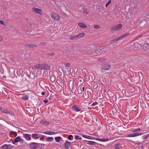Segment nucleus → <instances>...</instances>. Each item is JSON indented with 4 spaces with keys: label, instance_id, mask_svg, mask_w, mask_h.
Masks as SVG:
<instances>
[{
    "label": "nucleus",
    "instance_id": "obj_35",
    "mask_svg": "<svg viewBox=\"0 0 149 149\" xmlns=\"http://www.w3.org/2000/svg\"><path fill=\"white\" fill-rule=\"evenodd\" d=\"M134 133L129 134L127 135L128 137H134Z\"/></svg>",
    "mask_w": 149,
    "mask_h": 149
},
{
    "label": "nucleus",
    "instance_id": "obj_13",
    "mask_svg": "<svg viewBox=\"0 0 149 149\" xmlns=\"http://www.w3.org/2000/svg\"><path fill=\"white\" fill-rule=\"evenodd\" d=\"M44 133L45 134H48L50 135H53L54 134H56L58 133L57 132H44Z\"/></svg>",
    "mask_w": 149,
    "mask_h": 149
},
{
    "label": "nucleus",
    "instance_id": "obj_17",
    "mask_svg": "<svg viewBox=\"0 0 149 149\" xmlns=\"http://www.w3.org/2000/svg\"><path fill=\"white\" fill-rule=\"evenodd\" d=\"M43 67L42 69L48 70L50 68V66L46 64H43Z\"/></svg>",
    "mask_w": 149,
    "mask_h": 149
},
{
    "label": "nucleus",
    "instance_id": "obj_3",
    "mask_svg": "<svg viewBox=\"0 0 149 149\" xmlns=\"http://www.w3.org/2000/svg\"><path fill=\"white\" fill-rule=\"evenodd\" d=\"M110 67L111 65L109 64L108 63H106L103 64L102 68L103 70H109Z\"/></svg>",
    "mask_w": 149,
    "mask_h": 149
},
{
    "label": "nucleus",
    "instance_id": "obj_49",
    "mask_svg": "<svg viewBox=\"0 0 149 149\" xmlns=\"http://www.w3.org/2000/svg\"><path fill=\"white\" fill-rule=\"evenodd\" d=\"M135 144L137 145H139L140 144V143L139 141H137L135 143Z\"/></svg>",
    "mask_w": 149,
    "mask_h": 149
},
{
    "label": "nucleus",
    "instance_id": "obj_14",
    "mask_svg": "<svg viewBox=\"0 0 149 149\" xmlns=\"http://www.w3.org/2000/svg\"><path fill=\"white\" fill-rule=\"evenodd\" d=\"M86 143L87 144L91 145H94L96 144H97V143L95 142V141H86Z\"/></svg>",
    "mask_w": 149,
    "mask_h": 149
},
{
    "label": "nucleus",
    "instance_id": "obj_15",
    "mask_svg": "<svg viewBox=\"0 0 149 149\" xmlns=\"http://www.w3.org/2000/svg\"><path fill=\"white\" fill-rule=\"evenodd\" d=\"M38 135L39 134H32L31 137L33 139H39Z\"/></svg>",
    "mask_w": 149,
    "mask_h": 149
},
{
    "label": "nucleus",
    "instance_id": "obj_46",
    "mask_svg": "<svg viewBox=\"0 0 149 149\" xmlns=\"http://www.w3.org/2000/svg\"><path fill=\"white\" fill-rule=\"evenodd\" d=\"M44 136L43 135H42V137L40 138V141H42L44 139Z\"/></svg>",
    "mask_w": 149,
    "mask_h": 149
},
{
    "label": "nucleus",
    "instance_id": "obj_50",
    "mask_svg": "<svg viewBox=\"0 0 149 149\" xmlns=\"http://www.w3.org/2000/svg\"><path fill=\"white\" fill-rule=\"evenodd\" d=\"M88 13V12H87L86 11H84L83 12L84 14H86V15Z\"/></svg>",
    "mask_w": 149,
    "mask_h": 149
},
{
    "label": "nucleus",
    "instance_id": "obj_43",
    "mask_svg": "<svg viewBox=\"0 0 149 149\" xmlns=\"http://www.w3.org/2000/svg\"><path fill=\"white\" fill-rule=\"evenodd\" d=\"M148 137V135H144L142 136V139H146Z\"/></svg>",
    "mask_w": 149,
    "mask_h": 149
},
{
    "label": "nucleus",
    "instance_id": "obj_38",
    "mask_svg": "<svg viewBox=\"0 0 149 149\" xmlns=\"http://www.w3.org/2000/svg\"><path fill=\"white\" fill-rule=\"evenodd\" d=\"M79 136L78 135H76L75 136V138L76 140H78V139H81V137H79Z\"/></svg>",
    "mask_w": 149,
    "mask_h": 149
},
{
    "label": "nucleus",
    "instance_id": "obj_32",
    "mask_svg": "<svg viewBox=\"0 0 149 149\" xmlns=\"http://www.w3.org/2000/svg\"><path fill=\"white\" fill-rule=\"evenodd\" d=\"M73 137L72 135H70L68 136V139L70 140H72L73 139Z\"/></svg>",
    "mask_w": 149,
    "mask_h": 149
},
{
    "label": "nucleus",
    "instance_id": "obj_19",
    "mask_svg": "<svg viewBox=\"0 0 149 149\" xmlns=\"http://www.w3.org/2000/svg\"><path fill=\"white\" fill-rule=\"evenodd\" d=\"M133 48L137 49L139 47V44L136 42H135L133 43Z\"/></svg>",
    "mask_w": 149,
    "mask_h": 149
},
{
    "label": "nucleus",
    "instance_id": "obj_23",
    "mask_svg": "<svg viewBox=\"0 0 149 149\" xmlns=\"http://www.w3.org/2000/svg\"><path fill=\"white\" fill-rule=\"evenodd\" d=\"M70 142L66 141L65 143V146L66 148L68 149L69 147L70 146Z\"/></svg>",
    "mask_w": 149,
    "mask_h": 149
},
{
    "label": "nucleus",
    "instance_id": "obj_42",
    "mask_svg": "<svg viewBox=\"0 0 149 149\" xmlns=\"http://www.w3.org/2000/svg\"><path fill=\"white\" fill-rule=\"evenodd\" d=\"M0 24L3 25H5V24L3 21L0 20Z\"/></svg>",
    "mask_w": 149,
    "mask_h": 149
},
{
    "label": "nucleus",
    "instance_id": "obj_53",
    "mask_svg": "<svg viewBox=\"0 0 149 149\" xmlns=\"http://www.w3.org/2000/svg\"><path fill=\"white\" fill-rule=\"evenodd\" d=\"M135 129H133V130H132V132H136V131H135Z\"/></svg>",
    "mask_w": 149,
    "mask_h": 149
},
{
    "label": "nucleus",
    "instance_id": "obj_55",
    "mask_svg": "<svg viewBox=\"0 0 149 149\" xmlns=\"http://www.w3.org/2000/svg\"><path fill=\"white\" fill-rule=\"evenodd\" d=\"M82 92L83 91L84 92V87H83L82 88Z\"/></svg>",
    "mask_w": 149,
    "mask_h": 149
},
{
    "label": "nucleus",
    "instance_id": "obj_5",
    "mask_svg": "<svg viewBox=\"0 0 149 149\" xmlns=\"http://www.w3.org/2000/svg\"><path fill=\"white\" fill-rule=\"evenodd\" d=\"M32 10L36 13L41 15L42 14V10L38 8H33Z\"/></svg>",
    "mask_w": 149,
    "mask_h": 149
},
{
    "label": "nucleus",
    "instance_id": "obj_39",
    "mask_svg": "<svg viewBox=\"0 0 149 149\" xmlns=\"http://www.w3.org/2000/svg\"><path fill=\"white\" fill-rule=\"evenodd\" d=\"M11 133L13 134H14V135L15 136H17V133L16 132H14L13 131H12L11 132Z\"/></svg>",
    "mask_w": 149,
    "mask_h": 149
},
{
    "label": "nucleus",
    "instance_id": "obj_28",
    "mask_svg": "<svg viewBox=\"0 0 149 149\" xmlns=\"http://www.w3.org/2000/svg\"><path fill=\"white\" fill-rule=\"evenodd\" d=\"M81 86H79L78 89V92L79 94H81L82 93V91L81 90Z\"/></svg>",
    "mask_w": 149,
    "mask_h": 149
},
{
    "label": "nucleus",
    "instance_id": "obj_18",
    "mask_svg": "<svg viewBox=\"0 0 149 149\" xmlns=\"http://www.w3.org/2000/svg\"><path fill=\"white\" fill-rule=\"evenodd\" d=\"M0 111H1L2 112L6 113H9V112L6 109H5L3 108L0 107Z\"/></svg>",
    "mask_w": 149,
    "mask_h": 149
},
{
    "label": "nucleus",
    "instance_id": "obj_51",
    "mask_svg": "<svg viewBox=\"0 0 149 149\" xmlns=\"http://www.w3.org/2000/svg\"><path fill=\"white\" fill-rule=\"evenodd\" d=\"M3 40V38L1 36H0V42H1Z\"/></svg>",
    "mask_w": 149,
    "mask_h": 149
},
{
    "label": "nucleus",
    "instance_id": "obj_47",
    "mask_svg": "<svg viewBox=\"0 0 149 149\" xmlns=\"http://www.w3.org/2000/svg\"><path fill=\"white\" fill-rule=\"evenodd\" d=\"M140 130V128H138L135 129V130L136 132H139Z\"/></svg>",
    "mask_w": 149,
    "mask_h": 149
},
{
    "label": "nucleus",
    "instance_id": "obj_33",
    "mask_svg": "<svg viewBox=\"0 0 149 149\" xmlns=\"http://www.w3.org/2000/svg\"><path fill=\"white\" fill-rule=\"evenodd\" d=\"M27 46L29 47H36V45L34 44H29L27 45Z\"/></svg>",
    "mask_w": 149,
    "mask_h": 149
},
{
    "label": "nucleus",
    "instance_id": "obj_52",
    "mask_svg": "<svg viewBox=\"0 0 149 149\" xmlns=\"http://www.w3.org/2000/svg\"><path fill=\"white\" fill-rule=\"evenodd\" d=\"M42 95H45V92H43V91L42 92Z\"/></svg>",
    "mask_w": 149,
    "mask_h": 149
},
{
    "label": "nucleus",
    "instance_id": "obj_40",
    "mask_svg": "<svg viewBox=\"0 0 149 149\" xmlns=\"http://www.w3.org/2000/svg\"><path fill=\"white\" fill-rule=\"evenodd\" d=\"M98 104V103L97 102H94L91 105V106H95L97 105Z\"/></svg>",
    "mask_w": 149,
    "mask_h": 149
},
{
    "label": "nucleus",
    "instance_id": "obj_54",
    "mask_svg": "<svg viewBox=\"0 0 149 149\" xmlns=\"http://www.w3.org/2000/svg\"><path fill=\"white\" fill-rule=\"evenodd\" d=\"M61 13L63 15H65V13L64 12L62 11V12Z\"/></svg>",
    "mask_w": 149,
    "mask_h": 149
},
{
    "label": "nucleus",
    "instance_id": "obj_27",
    "mask_svg": "<svg viewBox=\"0 0 149 149\" xmlns=\"http://www.w3.org/2000/svg\"><path fill=\"white\" fill-rule=\"evenodd\" d=\"M61 139V137L60 136H57L55 138V141L57 142H58L60 141Z\"/></svg>",
    "mask_w": 149,
    "mask_h": 149
},
{
    "label": "nucleus",
    "instance_id": "obj_4",
    "mask_svg": "<svg viewBox=\"0 0 149 149\" xmlns=\"http://www.w3.org/2000/svg\"><path fill=\"white\" fill-rule=\"evenodd\" d=\"M13 141L12 143L13 144H14L15 142L17 143L19 142H20L21 143H23L24 142V140L22 139H21L20 136H18L15 139L14 142H13V141Z\"/></svg>",
    "mask_w": 149,
    "mask_h": 149
},
{
    "label": "nucleus",
    "instance_id": "obj_36",
    "mask_svg": "<svg viewBox=\"0 0 149 149\" xmlns=\"http://www.w3.org/2000/svg\"><path fill=\"white\" fill-rule=\"evenodd\" d=\"M99 84V83L95 84L93 86V88H96L98 86V85Z\"/></svg>",
    "mask_w": 149,
    "mask_h": 149
},
{
    "label": "nucleus",
    "instance_id": "obj_26",
    "mask_svg": "<svg viewBox=\"0 0 149 149\" xmlns=\"http://www.w3.org/2000/svg\"><path fill=\"white\" fill-rule=\"evenodd\" d=\"M118 41H119V40L118 39V38H117L111 40L110 41V43L111 44H113L114 43L117 42Z\"/></svg>",
    "mask_w": 149,
    "mask_h": 149
},
{
    "label": "nucleus",
    "instance_id": "obj_20",
    "mask_svg": "<svg viewBox=\"0 0 149 149\" xmlns=\"http://www.w3.org/2000/svg\"><path fill=\"white\" fill-rule=\"evenodd\" d=\"M78 25L81 28H86V27H87V26H86V25L84 23L79 22L78 23Z\"/></svg>",
    "mask_w": 149,
    "mask_h": 149
},
{
    "label": "nucleus",
    "instance_id": "obj_45",
    "mask_svg": "<svg viewBox=\"0 0 149 149\" xmlns=\"http://www.w3.org/2000/svg\"><path fill=\"white\" fill-rule=\"evenodd\" d=\"M90 139H89L95 140L96 138H95L94 137L90 136Z\"/></svg>",
    "mask_w": 149,
    "mask_h": 149
},
{
    "label": "nucleus",
    "instance_id": "obj_12",
    "mask_svg": "<svg viewBox=\"0 0 149 149\" xmlns=\"http://www.w3.org/2000/svg\"><path fill=\"white\" fill-rule=\"evenodd\" d=\"M95 140H96L98 141L103 142H106L110 140L108 138L101 139H100L98 138H96Z\"/></svg>",
    "mask_w": 149,
    "mask_h": 149
},
{
    "label": "nucleus",
    "instance_id": "obj_10",
    "mask_svg": "<svg viewBox=\"0 0 149 149\" xmlns=\"http://www.w3.org/2000/svg\"><path fill=\"white\" fill-rule=\"evenodd\" d=\"M13 146L10 145L4 144L2 147V149H11Z\"/></svg>",
    "mask_w": 149,
    "mask_h": 149
},
{
    "label": "nucleus",
    "instance_id": "obj_31",
    "mask_svg": "<svg viewBox=\"0 0 149 149\" xmlns=\"http://www.w3.org/2000/svg\"><path fill=\"white\" fill-rule=\"evenodd\" d=\"M134 137L142 135V134L139 132H136L134 133Z\"/></svg>",
    "mask_w": 149,
    "mask_h": 149
},
{
    "label": "nucleus",
    "instance_id": "obj_44",
    "mask_svg": "<svg viewBox=\"0 0 149 149\" xmlns=\"http://www.w3.org/2000/svg\"><path fill=\"white\" fill-rule=\"evenodd\" d=\"M111 0H110L108 2V3H107V4L106 5V7H107L108 5H109L110 3H111Z\"/></svg>",
    "mask_w": 149,
    "mask_h": 149
},
{
    "label": "nucleus",
    "instance_id": "obj_48",
    "mask_svg": "<svg viewBox=\"0 0 149 149\" xmlns=\"http://www.w3.org/2000/svg\"><path fill=\"white\" fill-rule=\"evenodd\" d=\"M43 102L45 104H46L48 102V101L47 100H43Z\"/></svg>",
    "mask_w": 149,
    "mask_h": 149
},
{
    "label": "nucleus",
    "instance_id": "obj_22",
    "mask_svg": "<svg viewBox=\"0 0 149 149\" xmlns=\"http://www.w3.org/2000/svg\"><path fill=\"white\" fill-rule=\"evenodd\" d=\"M114 148L115 149H120L121 148V144L120 143H117L115 145Z\"/></svg>",
    "mask_w": 149,
    "mask_h": 149
},
{
    "label": "nucleus",
    "instance_id": "obj_29",
    "mask_svg": "<svg viewBox=\"0 0 149 149\" xmlns=\"http://www.w3.org/2000/svg\"><path fill=\"white\" fill-rule=\"evenodd\" d=\"M70 39L71 40H77V36H70L69 37Z\"/></svg>",
    "mask_w": 149,
    "mask_h": 149
},
{
    "label": "nucleus",
    "instance_id": "obj_6",
    "mask_svg": "<svg viewBox=\"0 0 149 149\" xmlns=\"http://www.w3.org/2000/svg\"><path fill=\"white\" fill-rule=\"evenodd\" d=\"M72 109L74 111L77 112L81 111V108L80 107L77 105H74L72 107Z\"/></svg>",
    "mask_w": 149,
    "mask_h": 149
},
{
    "label": "nucleus",
    "instance_id": "obj_11",
    "mask_svg": "<svg viewBox=\"0 0 149 149\" xmlns=\"http://www.w3.org/2000/svg\"><path fill=\"white\" fill-rule=\"evenodd\" d=\"M23 136L27 141H29L31 139V135L30 134H24Z\"/></svg>",
    "mask_w": 149,
    "mask_h": 149
},
{
    "label": "nucleus",
    "instance_id": "obj_41",
    "mask_svg": "<svg viewBox=\"0 0 149 149\" xmlns=\"http://www.w3.org/2000/svg\"><path fill=\"white\" fill-rule=\"evenodd\" d=\"M70 63H69L65 64V65L66 67H70Z\"/></svg>",
    "mask_w": 149,
    "mask_h": 149
},
{
    "label": "nucleus",
    "instance_id": "obj_56",
    "mask_svg": "<svg viewBox=\"0 0 149 149\" xmlns=\"http://www.w3.org/2000/svg\"><path fill=\"white\" fill-rule=\"evenodd\" d=\"M40 44H43L45 45V42H42V43H41Z\"/></svg>",
    "mask_w": 149,
    "mask_h": 149
},
{
    "label": "nucleus",
    "instance_id": "obj_7",
    "mask_svg": "<svg viewBox=\"0 0 149 149\" xmlns=\"http://www.w3.org/2000/svg\"><path fill=\"white\" fill-rule=\"evenodd\" d=\"M43 64H38L34 65L33 67V69H38L40 70H42L43 68Z\"/></svg>",
    "mask_w": 149,
    "mask_h": 149
},
{
    "label": "nucleus",
    "instance_id": "obj_16",
    "mask_svg": "<svg viewBox=\"0 0 149 149\" xmlns=\"http://www.w3.org/2000/svg\"><path fill=\"white\" fill-rule=\"evenodd\" d=\"M74 82L73 80H70L69 83V87L72 89L74 87Z\"/></svg>",
    "mask_w": 149,
    "mask_h": 149
},
{
    "label": "nucleus",
    "instance_id": "obj_25",
    "mask_svg": "<svg viewBox=\"0 0 149 149\" xmlns=\"http://www.w3.org/2000/svg\"><path fill=\"white\" fill-rule=\"evenodd\" d=\"M84 35L85 33H83L79 34L77 36V39L82 37L84 36Z\"/></svg>",
    "mask_w": 149,
    "mask_h": 149
},
{
    "label": "nucleus",
    "instance_id": "obj_37",
    "mask_svg": "<svg viewBox=\"0 0 149 149\" xmlns=\"http://www.w3.org/2000/svg\"><path fill=\"white\" fill-rule=\"evenodd\" d=\"M94 27L96 29H99L100 28V26L98 25H95L94 26Z\"/></svg>",
    "mask_w": 149,
    "mask_h": 149
},
{
    "label": "nucleus",
    "instance_id": "obj_59",
    "mask_svg": "<svg viewBox=\"0 0 149 149\" xmlns=\"http://www.w3.org/2000/svg\"><path fill=\"white\" fill-rule=\"evenodd\" d=\"M132 142L133 143H134V141H132Z\"/></svg>",
    "mask_w": 149,
    "mask_h": 149
},
{
    "label": "nucleus",
    "instance_id": "obj_24",
    "mask_svg": "<svg viewBox=\"0 0 149 149\" xmlns=\"http://www.w3.org/2000/svg\"><path fill=\"white\" fill-rule=\"evenodd\" d=\"M21 98L23 99V100H28V99H29V96L27 95H23Z\"/></svg>",
    "mask_w": 149,
    "mask_h": 149
},
{
    "label": "nucleus",
    "instance_id": "obj_34",
    "mask_svg": "<svg viewBox=\"0 0 149 149\" xmlns=\"http://www.w3.org/2000/svg\"><path fill=\"white\" fill-rule=\"evenodd\" d=\"M82 137L85 138L89 139H90V136L84 135L82 136Z\"/></svg>",
    "mask_w": 149,
    "mask_h": 149
},
{
    "label": "nucleus",
    "instance_id": "obj_21",
    "mask_svg": "<svg viewBox=\"0 0 149 149\" xmlns=\"http://www.w3.org/2000/svg\"><path fill=\"white\" fill-rule=\"evenodd\" d=\"M40 123L43 124L44 125H47L49 123L48 122L45 121V120H42L40 121Z\"/></svg>",
    "mask_w": 149,
    "mask_h": 149
},
{
    "label": "nucleus",
    "instance_id": "obj_1",
    "mask_svg": "<svg viewBox=\"0 0 149 149\" xmlns=\"http://www.w3.org/2000/svg\"><path fill=\"white\" fill-rule=\"evenodd\" d=\"M122 25L121 24H119L113 26L111 28L112 31H117L121 29Z\"/></svg>",
    "mask_w": 149,
    "mask_h": 149
},
{
    "label": "nucleus",
    "instance_id": "obj_58",
    "mask_svg": "<svg viewBox=\"0 0 149 149\" xmlns=\"http://www.w3.org/2000/svg\"><path fill=\"white\" fill-rule=\"evenodd\" d=\"M148 48H149V45H148Z\"/></svg>",
    "mask_w": 149,
    "mask_h": 149
},
{
    "label": "nucleus",
    "instance_id": "obj_2",
    "mask_svg": "<svg viewBox=\"0 0 149 149\" xmlns=\"http://www.w3.org/2000/svg\"><path fill=\"white\" fill-rule=\"evenodd\" d=\"M51 16L52 19L54 20L59 21L60 19L59 16L54 13H52L51 14Z\"/></svg>",
    "mask_w": 149,
    "mask_h": 149
},
{
    "label": "nucleus",
    "instance_id": "obj_57",
    "mask_svg": "<svg viewBox=\"0 0 149 149\" xmlns=\"http://www.w3.org/2000/svg\"><path fill=\"white\" fill-rule=\"evenodd\" d=\"M50 54H52V55H53V54H54V53H51Z\"/></svg>",
    "mask_w": 149,
    "mask_h": 149
},
{
    "label": "nucleus",
    "instance_id": "obj_30",
    "mask_svg": "<svg viewBox=\"0 0 149 149\" xmlns=\"http://www.w3.org/2000/svg\"><path fill=\"white\" fill-rule=\"evenodd\" d=\"M54 140V139L52 137H48L47 138V141L48 142H52Z\"/></svg>",
    "mask_w": 149,
    "mask_h": 149
},
{
    "label": "nucleus",
    "instance_id": "obj_9",
    "mask_svg": "<svg viewBox=\"0 0 149 149\" xmlns=\"http://www.w3.org/2000/svg\"><path fill=\"white\" fill-rule=\"evenodd\" d=\"M130 33L128 32H127L125 33V34L121 36L118 38V39L119 40H122L124 38H126L127 36L129 35Z\"/></svg>",
    "mask_w": 149,
    "mask_h": 149
},
{
    "label": "nucleus",
    "instance_id": "obj_8",
    "mask_svg": "<svg viewBox=\"0 0 149 149\" xmlns=\"http://www.w3.org/2000/svg\"><path fill=\"white\" fill-rule=\"evenodd\" d=\"M30 147L32 149H36L38 147V145L35 143H32L30 144Z\"/></svg>",
    "mask_w": 149,
    "mask_h": 149
}]
</instances>
